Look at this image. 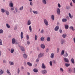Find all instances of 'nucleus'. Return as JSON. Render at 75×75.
<instances>
[{
  "label": "nucleus",
  "mask_w": 75,
  "mask_h": 75,
  "mask_svg": "<svg viewBox=\"0 0 75 75\" xmlns=\"http://www.w3.org/2000/svg\"><path fill=\"white\" fill-rule=\"evenodd\" d=\"M12 43L13 44H14L16 43V40L14 38H13L12 40Z\"/></svg>",
  "instance_id": "nucleus-12"
},
{
  "label": "nucleus",
  "mask_w": 75,
  "mask_h": 75,
  "mask_svg": "<svg viewBox=\"0 0 75 75\" xmlns=\"http://www.w3.org/2000/svg\"><path fill=\"white\" fill-rule=\"evenodd\" d=\"M73 2L74 3H75V0H72Z\"/></svg>",
  "instance_id": "nucleus-63"
},
{
  "label": "nucleus",
  "mask_w": 75,
  "mask_h": 75,
  "mask_svg": "<svg viewBox=\"0 0 75 75\" xmlns=\"http://www.w3.org/2000/svg\"><path fill=\"white\" fill-rule=\"evenodd\" d=\"M0 45H3V43L2 42V40L0 39Z\"/></svg>",
  "instance_id": "nucleus-38"
},
{
  "label": "nucleus",
  "mask_w": 75,
  "mask_h": 75,
  "mask_svg": "<svg viewBox=\"0 0 75 75\" xmlns=\"http://www.w3.org/2000/svg\"><path fill=\"white\" fill-rule=\"evenodd\" d=\"M40 33L42 34H43V33H44V30L42 29V30H41Z\"/></svg>",
  "instance_id": "nucleus-51"
},
{
  "label": "nucleus",
  "mask_w": 75,
  "mask_h": 75,
  "mask_svg": "<svg viewBox=\"0 0 75 75\" xmlns=\"http://www.w3.org/2000/svg\"><path fill=\"white\" fill-rule=\"evenodd\" d=\"M58 30H59V26H56L54 28V30L55 31H57Z\"/></svg>",
  "instance_id": "nucleus-10"
},
{
  "label": "nucleus",
  "mask_w": 75,
  "mask_h": 75,
  "mask_svg": "<svg viewBox=\"0 0 75 75\" xmlns=\"http://www.w3.org/2000/svg\"><path fill=\"white\" fill-rule=\"evenodd\" d=\"M9 63L11 65H14V63L12 62H9Z\"/></svg>",
  "instance_id": "nucleus-34"
},
{
  "label": "nucleus",
  "mask_w": 75,
  "mask_h": 75,
  "mask_svg": "<svg viewBox=\"0 0 75 75\" xmlns=\"http://www.w3.org/2000/svg\"><path fill=\"white\" fill-rule=\"evenodd\" d=\"M44 23L46 25H48V21H47V20L46 19H44Z\"/></svg>",
  "instance_id": "nucleus-4"
},
{
  "label": "nucleus",
  "mask_w": 75,
  "mask_h": 75,
  "mask_svg": "<svg viewBox=\"0 0 75 75\" xmlns=\"http://www.w3.org/2000/svg\"><path fill=\"white\" fill-rule=\"evenodd\" d=\"M42 2L44 4H47V1L46 0H42Z\"/></svg>",
  "instance_id": "nucleus-21"
},
{
  "label": "nucleus",
  "mask_w": 75,
  "mask_h": 75,
  "mask_svg": "<svg viewBox=\"0 0 75 75\" xmlns=\"http://www.w3.org/2000/svg\"><path fill=\"white\" fill-rule=\"evenodd\" d=\"M23 57L25 59H27V55L26 54L24 53L23 54Z\"/></svg>",
  "instance_id": "nucleus-6"
},
{
  "label": "nucleus",
  "mask_w": 75,
  "mask_h": 75,
  "mask_svg": "<svg viewBox=\"0 0 75 75\" xmlns=\"http://www.w3.org/2000/svg\"><path fill=\"white\" fill-rule=\"evenodd\" d=\"M71 65V64H68V63H65V66L66 67H68L69 66H70Z\"/></svg>",
  "instance_id": "nucleus-19"
},
{
  "label": "nucleus",
  "mask_w": 75,
  "mask_h": 75,
  "mask_svg": "<svg viewBox=\"0 0 75 75\" xmlns=\"http://www.w3.org/2000/svg\"><path fill=\"white\" fill-rule=\"evenodd\" d=\"M58 7H59V8H60V7H61V5L60 4H58Z\"/></svg>",
  "instance_id": "nucleus-52"
},
{
  "label": "nucleus",
  "mask_w": 75,
  "mask_h": 75,
  "mask_svg": "<svg viewBox=\"0 0 75 75\" xmlns=\"http://www.w3.org/2000/svg\"><path fill=\"white\" fill-rule=\"evenodd\" d=\"M26 38L27 40H29V36H28V35H26Z\"/></svg>",
  "instance_id": "nucleus-49"
},
{
  "label": "nucleus",
  "mask_w": 75,
  "mask_h": 75,
  "mask_svg": "<svg viewBox=\"0 0 75 75\" xmlns=\"http://www.w3.org/2000/svg\"><path fill=\"white\" fill-rule=\"evenodd\" d=\"M31 24V21L30 20H28V25H30Z\"/></svg>",
  "instance_id": "nucleus-11"
},
{
  "label": "nucleus",
  "mask_w": 75,
  "mask_h": 75,
  "mask_svg": "<svg viewBox=\"0 0 75 75\" xmlns=\"http://www.w3.org/2000/svg\"><path fill=\"white\" fill-rule=\"evenodd\" d=\"M42 49L45 48V45L43 44H42L40 45Z\"/></svg>",
  "instance_id": "nucleus-15"
},
{
  "label": "nucleus",
  "mask_w": 75,
  "mask_h": 75,
  "mask_svg": "<svg viewBox=\"0 0 75 75\" xmlns=\"http://www.w3.org/2000/svg\"><path fill=\"white\" fill-rule=\"evenodd\" d=\"M44 56V53H40L38 55V57H43Z\"/></svg>",
  "instance_id": "nucleus-9"
},
{
  "label": "nucleus",
  "mask_w": 75,
  "mask_h": 75,
  "mask_svg": "<svg viewBox=\"0 0 75 75\" xmlns=\"http://www.w3.org/2000/svg\"><path fill=\"white\" fill-rule=\"evenodd\" d=\"M54 54L52 53L51 55L50 58H54Z\"/></svg>",
  "instance_id": "nucleus-18"
},
{
  "label": "nucleus",
  "mask_w": 75,
  "mask_h": 75,
  "mask_svg": "<svg viewBox=\"0 0 75 75\" xmlns=\"http://www.w3.org/2000/svg\"><path fill=\"white\" fill-rule=\"evenodd\" d=\"M30 6H32L33 5V4L32 3V2H30Z\"/></svg>",
  "instance_id": "nucleus-60"
},
{
  "label": "nucleus",
  "mask_w": 75,
  "mask_h": 75,
  "mask_svg": "<svg viewBox=\"0 0 75 75\" xmlns=\"http://www.w3.org/2000/svg\"><path fill=\"white\" fill-rule=\"evenodd\" d=\"M21 39H23V37H24L23 36V32H21Z\"/></svg>",
  "instance_id": "nucleus-16"
},
{
  "label": "nucleus",
  "mask_w": 75,
  "mask_h": 75,
  "mask_svg": "<svg viewBox=\"0 0 75 75\" xmlns=\"http://www.w3.org/2000/svg\"><path fill=\"white\" fill-rule=\"evenodd\" d=\"M21 69H24V67H23V66H21Z\"/></svg>",
  "instance_id": "nucleus-59"
},
{
  "label": "nucleus",
  "mask_w": 75,
  "mask_h": 75,
  "mask_svg": "<svg viewBox=\"0 0 75 75\" xmlns=\"http://www.w3.org/2000/svg\"><path fill=\"white\" fill-rule=\"evenodd\" d=\"M27 64L29 66H30V67H31V66H32V64L30 62H28L27 63Z\"/></svg>",
  "instance_id": "nucleus-26"
},
{
  "label": "nucleus",
  "mask_w": 75,
  "mask_h": 75,
  "mask_svg": "<svg viewBox=\"0 0 75 75\" xmlns=\"http://www.w3.org/2000/svg\"><path fill=\"white\" fill-rule=\"evenodd\" d=\"M6 72L7 74H10V71H9V70H7Z\"/></svg>",
  "instance_id": "nucleus-54"
},
{
  "label": "nucleus",
  "mask_w": 75,
  "mask_h": 75,
  "mask_svg": "<svg viewBox=\"0 0 75 75\" xmlns=\"http://www.w3.org/2000/svg\"><path fill=\"white\" fill-rule=\"evenodd\" d=\"M3 33V30L2 29L0 30V34H1Z\"/></svg>",
  "instance_id": "nucleus-45"
},
{
  "label": "nucleus",
  "mask_w": 75,
  "mask_h": 75,
  "mask_svg": "<svg viewBox=\"0 0 75 75\" xmlns=\"http://www.w3.org/2000/svg\"><path fill=\"white\" fill-rule=\"evenodd\" d=\"M60 43L62 45H63V44H65V41L64 40L61 39L60 40Z\"/></svg>",
  "instance_id": "nucleus-1"
},
{
  "label": "nucleus",
  "mask_w": 75,
  "mask_h": 75,
  "mask_svg": "<svg viewBox=\"0 0 75 75\" xmlns=\"http://www.w3.org/2000/svg\"><path fill=\"white\" fill-rule=\"evenodd\" d=\"M15 10L16 12H18V10L17 9V8H16Z\"/></svg>",
  "instance_id": "nucleus-55"
},
{
  "label": "nucleus",
  "mask_w": 75,
  "mask_h": 75,
  "mask_svg": "<svg viewBox=\"0 0 75 75\" xmlns=\"http://www.w3.org/2000/svg\"><path fill=\"white\" fill-rule=\"evenodd\" d=\"M69 16L70 18H72L73 17V16H71V13H69Z\"/></svg>",
  "instance_id": "nucleus-25"
},
{
  "label": "nucleus",
  "mask_w": 75,
  "mask_h": 75,
  "mask_svg": "<svg viewBox=\"0 0 75 75\" xmlns=\"http://www.w3.org/2000/svg\"><path fill=\"white\" fill-rule=\"evenodd\" d=\"M68 53H67V52H65V54L63 55V56L64 57H67L68 56Z\"/></svg>",
  "instance_id": "nucleus-17"
},
{
  "label": "nucleus",
  "mask_w": 75,
  "mask_h": 75,
  "mask_svg": "<svg viewBox=\"0 0 75 75\" xmlns=\"http://www.w3.org/2000/svg\"><path fill=\"white\" fill-rule=\"evenodd\" d=\"M50 66H52V61H50Z\"/></svg>",
  "instance_id": "nucleus-48"
},
{
  "label": "nucleus",
  "mask_w": 75,
  "mask_h": 75,
  "mask_svg": "<svg viewBox=\"0 0 75 75\" xmlns=\"http://www.w3.org/2000/svg\"><path fill=\"white\" fill-rule=\"evenodd\" d=\"M65 28L67 30V29H68V28H69V26L68 25H65Z\"/></svg>",
  "instance_id": "nucleus-30"
},
{
  "label": "nucleus",
  "mask_w": 75,
  "mask_h": 75,
  "mask_svg": "<svg viewBox=\"0 0 75 75\" xmlns=\"http://www.w3.org/2000/svg\"><path fill=\"white\" fill-rule=\"evenodd\" d=\"M74 73H75V68H74Z\"/></svg>",
  "instance_id": "nucleus-62"
},
{
  "label": "nucleus",
  "mask_w": 75,
  "mask_h": 75,
  "mask_svg": "<svg viewBox=\"0 0 75 75\" xmlns=\"http://www.w3.org/2000/svg\"><path fill=\"white\" fill-rule=\"evenodd\" d=\"M64 52H65V51H64V50H62V52L61 53V55H64Z\"/></svg>",
  "instance_id": "nucleus-24"
},
{
  "label": "nucleus",
  "mask_w": 75,
  "mask_h": 75,
  "mask_svg": "<svg viewBox=\"0 0 75 75\" xmlns=\"http://www.w3.org/2000/svg\"><path fill=\"white\" fill-rule=\"evenodd\" d=\"M64 60L65 62H67V63H68V62H69V60L67 58H64Z\"/></svg>",
  "instance_id": "nucleus-7"
},
{
  "label": "nucleus",
  "mask_w": 75,
  "mask_h": 75,
  "mask_svg": "<svg viewBox=\"0 0 75 75\" xmlns=\"http://www.w3.org/2000/svg\"><path fill=\"white\" fill-rule=\"evenodd\" d=\"M62 21L64 23H65V22H67V19L65 18H64L62 19Z\"/></svg>",
  "instance_id": "nucleus-13"
},
{
  "label": "nucleus",
  "mask_w": 75,
  "mask_h": 75,
  "mask_svg": "<svg viewBox=\"0 0 75 75\" xmlns=\"http://www.w3.org/2000/svg\"><path fill=\"white\" fill-rule=\"evenodd\" d=\"M59 31L60 33H61L62 32V30L61 29H60L59 30Z\"/></svg>",
  "instance_id": "nucleus-57"
},
{
  "label": "nucleus",
  "mask_w": 75,
  "mask_h": 75,
  "mask_svg": "<svg viewBox=\"0 0 75 75\" xmlns=\"http://www.w3.org/2000/svg\"><path fill=\"white\" fill-rule=\"evenodd\" d=\"M29 28L30 31V32H32V28H31V26H29Z\"/></svg>",
  "instance_id": "nucleus-33"
},
{
  "label": "nucleus",
  "mask_w": 75,
  "mask_h": 75,
  "mask_svg": "<svg viewBox=\"0 0 75 75\" xmlns=\"http://www.w3.org/2000/svg\"><path fill=\"white\" fill-rule=\"evenodd\" d=\"M57 13L59 15L60 14V13H61V11H60V9L59 8H58L57 9Z\"/></svg>",
  "instance_id": "nucleus-5"
},
{
  "label": "nucleus",
  "mask_w": 75,
  "mask_h": 75,
  "mask_svg": "<svg viewBox=\"0 0 75 75\" xmlns=\"http://www.w3.org/2000/svg\"><path fill=\"white\" fill-rule=\"evenodd\" d=\"M4 73V71H3V70L2 69L0 70V74H2Z\"/></svg>",
  "instance_id": "nucleus-43"
},
{
  "label": "nucleus",
  "mask_w": 75,
  "mask_h": 75,
  "mask_svg": "<svg viewBox=\"0 0 75 75\" xmlns=\"http://www.w3.org/2000/svg\"><path fill=\"white\" fill-rule=\"evenodd\" d=\"M5 13L7 16H8V15H9V12L8 11H5Z\"/></svg>",
  "instance_id": "nucleus-23"
},
{
  "label": "nucleus",
  "mask_w": 75,
  "mask_h": 75,
  "mask_svg": "<svg viewBox=\"0 0 75 75\" xmlns=\"http://www.w3.org/2000/svg\"><path fill=\"white\" fill-rule=\"evenodd\" d=\"M59 48H57V52H59Z\"/></svg>",
  "instance_id": "nucleus-58"
},
{
  "label": "nucleus",
  "mask_w": 75,
  "mask_h": 75,
  "mask_svg": "<svg viewBox=\"0 0 75 75\" xmlns=\"http://www.w3.org/2000/svg\"><path fill=\"white\" fill-rule=\"evenodd\" d=\"M33 11V13H34V14H38V11Z\"/></svg>",
  "instance_id": "nucleus-35"
},
{
  "label": "nucleus",
  "mask_w": 75,
  "mask_h": 75,
  "mask_svg": "<svg viewBox=\"0 0 75 75\" xmlns=\"http://www.w3.org/2000/svg\"><path fill=\"white\" fill-rule=\"evenodd\" d=\"M11 7V10H12V11H13V10H14V7L13 6Z\"/></svg>",
  "instance_id": "nucleus-46"
},
{
  "label": "nucleus",
  "mask_w": 75,
  "mask_h": 75,
  "mask_svg": "<svg viewBox=\"0 0 75 75\" xmlns=\"http://www.w3.org/2000/svg\"><path fill=\"white\" fill-rule=\"evenodd\" d=\"M60 71H62V72H64V70L62 68H61L60 69Z\"/></svg>",
  "instance_id": "nucleus-44"
},
{
  "label": "nucleus",
  "mask_w": 75,
  "mask_h": 75,
  "mask_svg": "<svg viewBox=\"0 0 75 75\" xmlns=\"http://www.w3.org/2000/svg\"><path fill=\"white\" fill-rule=\"evenodd\" d=\"M42 69H45L46 68V67L45 66L44 64V63H42Z\"/></svg>",
  "instance_id": "nucleus-8"
},
{
  "label": "nucleus",
  "mask_w": 75,
  "mask_h": 75,
  "mask_svg": "<svg viewBox=\"0 0 75 75\" xmlns=\"http://www.w3.org/2000/svg\"><path fill=\"white\" fill-rule=\"evenodd\" d=\"M23 6H22L20 8H19V10H23Z\"/></svg>",
  "instance_id": "nucleus-42"
},
{
  "label": "nucleus",
  "mask_w": 75,
  "mask_h": 75,
  "mask_svg": "<svg viewBox=\"0 0 75 75\" xmlns=\"http://www.w3.org/2000/svg\"><path fill=\"white\" fill-rule=\"evenodd\" d=\"M51 18L52 19V20H54V16L53 15H52L51 16Z\"/></svg>",
  "instance_id": "nucleus-31"
},
{
  "label": "nucleus",
  "mask_w": 75,
  "mask_h": 75,
  "mask_svg": "<svg viewBox=\"0 0 75 75\" xmlns=\"http://www.w3.org/2000/svg\"><path fill=\"white\" fill-rule=\"evenodd\" d=\"M18 74L20 73V69L19 68H18Z\"/></svg>",
  "instance_id": "nucleus-50"
},
{
  "label": "nucleus",
  "mask_w": 75,
  "mask_h": 75,
  "mask_svg": "<svg viewBox=\"0 0 75 75\" xmlns=\"http://www.w3.org/2000/svg\"><path fill=\"white\" fill-rule=\"evenodd\" d=\"M1 11L2 13H4L5 12V10L3 8L1 9Z\"/></svg>",
  "instance_id": "nucleus-40"
},
{
  "label": "nucleus",
  "mask_w": 75,
  "mask_h": 75,
  "mask_svg": "<svg viewBox=\"0 0 75 75\" xmlns=\"http://www.w3.org/2000/svg\"><path fill=\"white\" fill-rule=\"evenodd\" d=\"M67 71L69 73H71V72H72V71H72V69L71 68H69L68 69V70H67Z\"/></svg>",
  "instance_id": "nucleus-2"
},
{
  "label": "nucleus",
  "mask_w": 75,
  "mask_h": 75,
  "mask_svg": "<svg viewBox=\"0 0 75 75\" xmlns=\"http://www.w3.org/2000/svg\"><path fill=\"white\" fill-rule=\"evenodd\" d=\"M73 40H74V42L75 43V38H74Z\"/></svg>",
  "instance_id": "nucleus-64"
},
{
  "label": "nucleus",
  "mask_w": 75,
  "mask_h": 75,
  "mask_svg": "<svg viewBox=\"0 0 75 75\" xmlns=\"http://www.w3.org/2000/svg\"><path fill=\"white\" fill-rule=\"evenodd\" d=\"M6 60H4L3 61V63L4 64H5V63H6Z\"/></svg>",
  "instance_id": "nucleus-61"
},
{
  "label": "nucleus",
  "mask_w": 75,
  "mask_h": 75,
  "mask_svg": "<svg viewBox=\"0 0 75 75\" xmlns=\"http://www.w3.org/2000/svg\"><path fill=\"white\" fill-rule=\"evenodd\" d=\"M62 37L64 38H65L67 37V35H66V34H64L62 35Z\"/></svg>",
  "instance_id": "nucleus-27"
},
{
  "label": "nucleus",
  "mask_w": 75,
  "mask_h": 75,
  "mask_svg": "<svg viewBox=\"0 0 75 75\" xmlns=\"http://www.w3.org/2000/svg\"><path fill=\"white\" fill-rule=\"evenodd\" d=\"M40 40L42 41H44V37H42L40 38Z\"/></svg>",
  "instance_id": "nucleus-29"
},
{
  "label": "nucleus",
  "mask_w": 75,
  "mask_h": 75,
  "mask_svg": "<svg viewBox=\"0 0 75 75\" xmlns=\"http://www.w3.org/2000/svg\"><path fill=\"white\" fill-rule=\"evenodd\" d=\"M33 71L34 72H38V69H37L35 68L33 69Z\"/></svg>",
  "instance_id": "nucleus-20"
},
{
  "label": "nucleus",
  "mask_w": 75,
  "mask_h": 75,
  "mask_svg": "<svg viewBox=\"0 0 75 75\" xmlns=\"http://www.w3.org/2000/svg\"><path fill=\"white\" fill-rule=\"evenodd\" d=\"M71 62L72 64H75L74 59L73 58H72L71 59Z\"/></svg>",
  "instance_id": "nucleus-32"
},
{
  "label": "nucleus",
  "mask_w": 75,
  "mask_h": 75,
  "mask_svg": "<svg viewBox=\"0 0 75 75\" xmlns=\"http://www.w3.org/2000/svg\"><path fill=\"white\" fill-rule=\"evenodd\" d=\"M42 73L43 74H45L47 73V71L45 69L42 70Z\"/></svg>",
  "instance_id": "nucleus-3"
},
{
  "label": "nucleus",
  "mask_w": 75,
  "mask_h": 75,
  "mask_svg": "<svg viewBox=\"0 0 75 75\" xmlns=\"http://www.w3.org/2000/svg\"><path fill=\"white\" fill-rule=\"evenodd\" d=\"M27 44H28V45H29V44H30V41H28L27 42Z\"/></svg>",
  "instance_id": "nucleus-53"
},
{
  "label": "nucleus",
  "mask_w": 75,
  "mask_h": 75,
  "mask_svg": "<svg viewBox=\"0 0 75 75\" xmlns=\"http://www.w3.org/2000/svg\"><path fill=\"white\" fill-rule=\"evenodd\" d=\"M6 26L8 28H10V25L7 23L6 24Z\"/></svg>",
  "instance_id": "nucleus-36"
},
{
  "label": "nucleus",
  "mask_w": 75,
  "mask_h": 75,
  "mask_svg": "<svg viewBox=\"0 0 75 75\" xmlns=\"http://www.w3.org/2000/svg\"><path fill=\"white\" fill-rule=\"evenodd\" d=\"M45 51H46V52H49V49H48V48L47 49L45 50Z\"/></svg>",
  "instance_id": "nucleus-47"
},
{
  "label": "nucleus",
  "mask_w": 75,
  "mask_h": 75,
  "mask_svg": "<svg viewBox=\"0 0 75 75\" xmlns=\"http://www.w3.org/2000/svg\"><path fill=\"white\" fill-rule=\"evenodd\" d=\"M9 51H10L11 53H13L14 52V49L12 48L11 49V50H9Z\"/></svg>",
  "instance_id": "nucleus-22"
},
{
  "label": "nucleus",
  "mask_w": 75,
  "mask_h": 75,
  "mask_svg": "<svg viewBox=\"0 0 75 75\" xmlns=\"http://www.w3.org/2000/svg\"><path fill=\"white\" fill-rule=\"evenodd\" d=\"M52 62H53V64H56V62H55V61L54 60H53L52 61Z\"/></svg>",
  "instance_id": "nucleus-56"
},
{
  "label": "nucleus",
  "mask_w": 75,
  "mask_h": 75,
  "mask_svg": "<svg viewBox=\"0 0 75 75\" xmlns=\"http://www.w3.org/2000/svg\"><path fill=\"white\" fill-rule=\"evenodd\" d=\"M37 38H38V36H37V35H35V40H37Z\"/></svg>",
  "instance_id": "nucleus-41"
},
{
  "label": "nucleus",
  "mask_w": 75,
  "mask_h": 75,
  "mask_svg": "<svg viewBox=\"0 0 75 75\" xmlns=\"http://www.w3.org/2000/svg\"><path fill=\"white\" fill-rule=\"evenodd\" d=\"M69 28L70 30H72L73 31H74V27H73L71 26L69 27Z\"/></svg>",
  "instance_id": "nucleus-39"
},
{
  "label": "nucleus",
  "mask_w": 75,
  "mask_h": 75,
  "mask_svg": "<svg viewBox=\"0 0 75 75\" xmlns=\"http://www.w3.org/2000/svg\"><path fill=\"white\" fill-rule=\"evenodd\" d=\"M47 41H50L51 40V38H50V37H48L47 38Z\"/></svg>",
  "instance_id": "nucleus-28"
},
{
  "label": "nucleus",
  "mask_w": 75,
  "mask_h": 75,
  "mask_svg": "<svg viewBox=\"0 0 75 75\" xmlns=\"http://www.w3.org/2000/svg\"><path fill=\"white\" fill-rule=\"evenodd\" d=\"M9 5L10 7H13V6H14V5H13V3H12V2H10Z\"/></svg>",
  "instance_id": "nucleus-14"
},
{
  "label": "nucleus",
  "mask_w": 75,
  "mask_h": 75,
  "mask_svg": "<svg viewBox=\"0 0 75 75\" xmlns=\"http://www.w3.org/2000/svg\"><path fill=\"white\" fill-rule=\"evenodd\" d=\"M21 50L22 51H25V49L23 47H21Z\"/></svg>",
  "instance_id": "nucleus-37"
}]
</instances>
